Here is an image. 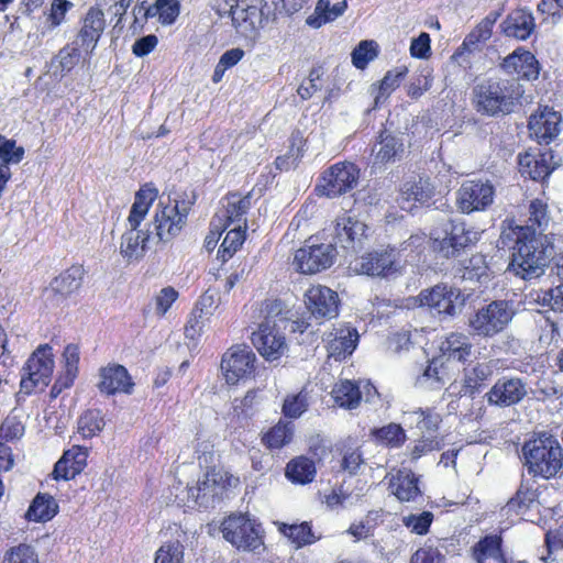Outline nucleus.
<instances>
[{"mask_svg":"<svg viewBox=\"0 0 563 563\" xmlns=\"http://www.w3.org/2000/svg\"><path fill=\"white\" fill-rule=\"evenodd\" d=\"M358 342V333L355 328L340 327L329 333L328 351L331 357L342 360L351 355Z\"/></svg>","mask_w":563,"mask_h":563,"instance_id":"30","label":"nucleus"},{"mask_svg":"<svg viewBox=\"0 0 563 563\" xmlns=\"http://www.w3.org/2000/svg\"><path fill=\"white\" fill-rule=\"evenodd\" d=\"M367 225L347 214L336 219L333 240L344 250L356 252L366 238Z\"/></svg>","mask_w":563,"mask_h":563,"instance_id":"21","label":"nucleus"},{"mask_svg":"<svg viewBox=\"0 0 563 563\" xmlns=\"http://www.w3.org/2000/svg\"><path fill=\"white\" fill-rule=\"evenodd\" d=\"M377 44L374 41H362L352 52V63L363 69L377 56Z\"/></svg>","mask_w":563,"mask_h":563,"instance_id":"53","label":"nucleus"},{"mask_svg":"<svg viewBox=\"0 0 563 563\" xmlns=\"http://www.w3.org/2000/svg\"><path fill=\"white\" fill-rule=\"evenodd\" d=\"M553 218L549 206L542 199H533L528 207L527 227L521 232L543 236V233L553 225Z\"/></svg>","mask_w":563,"mask_h":563,"instance_id":"31","label":"nucleus"},{"mask_svg":"<svg viewBox=\"0 0 563 563\" xmlns=\"http://www.w3.org/2000/svg\"><path fill=\"white\" fill-rule=\"evenodd\" d=\"M305 303L316 319H332L339 313V296L329 287L311 286L305 294Z\"/></svg>","mask_w":563,"mask_h":563,"instance_id":"16","label":"nucleus"},{"mask_svg":"<svg viewBox=\"0 0 563 563\" xmlns=\"http://www.w3.org/2000/svg\"><path fill=\"white\" fill-rule=\"evenodd\" d=\"M98 388L106 395H114L117 393L131 394L133 382L126 368L122 365L113 364L102 367L99 371Z\"/></svg>","mask_w":563,"mask_h":563,"instance_id":"25","label":"nucleus"},{"mask_svg":"<svg viewBox=\"0 0 563 563\" xmlns=\"http://www.w3.org/2000/svg\"><path fill=\"white\" fill-rule=\"evenodd\" d=\"M87 457L88 451L82 446L74 445L66 450L54 466L52 472L53 478L56 481L74 478L86 467Z\"/></svg>","mask_w":563,"mask_h":563,"instance_id":"26","label":"nucleus"},{"mask_svg":"<svg viewBox=\"0 0 563 563\" xmlns=\"http://www.w3.org/2000/svg\"><path fill=\"white\" fill-rule=\"evenodd\" d=\"M495 188L488 180H465L456 191V206L462 213L486 210L494 201Z\"/></svg>","mask_w":563,"mask_h":563,"instance_id":"10","label":"nucleus"},{"mask_svg":"<svg viewBox=\"0 0 563 563\" xmlns=\"http://www.w3.org/2000/svg\"><path fill=\"white\" fill-rule=\"evenodd\" d=\"M258 318H263L261 323H269L275 327H285L287 323V317L285 311V305L279 299H265L258 303L255 309Z\"/></svg>","mask_w":563,"mask_h":563,"instance_id":"41","label":"nucleus"},{"mask_svg":"<svg viewBox=\"0 0 563 563\" xmlns=\"http://www.w3.org/2000/svg\"><path fill=\"white\" fill-rule=\"evenodd\" d=\"M493 29L483 20L475 26V29L465 37L462 47L473 51L481 42H486L492 36Z\"/></svg>","mask_w":563,"mask_h":563,"instance_id":"56","label":"nucleus"},{"mask_svg":"<svg viewBox=\"0 0 563 563\" xmlns=\"http://www.w3.org/2000/svg\"><path fill=\"white\" fill-rule=\"evenodd\" d=\"M376 394V388L369 382L356 383L350 379L338 382L331 393L334 402L345 409H354L358 407L363 396L369 401Z\"/></svg>","mask_w":563,"mask_h":563,"instance_id":"17","label":"nucleus"},{"mask_svg":"<svg viewBox=\"0 0 563 563\" xmlns=\"http://www.w3.org/2000/svg\"><path fill=\"white\" fill-rule=\"evenodd\" d=\"M251 340L257 352L267 361L278 360L288 351L282 328L274 324L260 323Z\"/></svg>","mask_w":563,"mask_h":563,"instance_id":"14","label":"nucleus"},{"mask_svg":"<svg viewBox=\"0 0 563 563\" xmlns=\"http://www.w3.org/2000/svg\"><path fill=\"white\" fill-rule=\"evenodd\" d=\"M522 95V87L515 80L486 78L474 85L471 101L478 114L498 118L515 112Z\"/></svg>","mask_w":563,"mask_h":563,"instance_id":"2","label":"nucleus"},{"mask_svg":"<svg viewBox=\"0 0 563 563\" xmlns=\"http://www.w3.org/2000/svg\"><path fill=\"white\" fill-rule=\"evenodd\" d=\"M178 298V292L173 287H165L155 297V311L163 317Z\"/></svg>","mask_w":563,"mask_h":563,"instance_id":"63","label":"nucleus"},{"mask_svg":"<svg viewBox=\"0 0 563 563\" xmlns=\"http://www.w3.org/2000/svg\"><path fill=\"white\" fill-rule=\"evenodd\" d=\"M80 52L77 46L66 45L63 47L54 62L58 63V67L62 74L69 73L79 62Z\"/></svg>","mask_w":563,"mask_h":563,"instance_id":"55","label":"nucleus"},{"mask_svg":"<svg viewBox=\"0 0 563 563\" xmlns=\"http://www.w3.org/2000/svg\"><path fill=\"white\" fill-rule=\"evenodd\" d=\"M433 186L429 179L412 177L404 183L400 188V205L402 209H411L406 202H427L433 195Z\"/></svg>","mask_w":563,"mask_h":563,"instance_id":"32","label":"nucleus"},{"mask_svg":"<svg viewBox=\"0 0 563 563\" xmlns=\"http://www.w3.org/2000/svg\"><path fill=\"white\" fill-rule=\"evenodd\" d=\"M472 354L473 344L470 338L462 332H451L441 340L438 356L445 364L449 362L465 364Z\"/></svg>","mask_w":563,"mask_h":563,"instance_id":"24","label":"nucleus"},{"mask_svg":"<svg viewBox=\"0 0 563 563\" xmlns=\"http://www.w3.org/2000/svg\"><path fill=\"white\" fill-rule=\"evenodd\" d=\"M292 435L294 424L279 420L277 424L265 433L263 441L271 449H280L291 441Z\"/></svg>","mask_w":563,"mask_h":563,"instance_id":"45","label":"nucleus"},{"mask_svg":"<svg viewBox=\"0 0 563 563\" xmlns=\"http://www.w3.org/2000/svg\"><path fill=\"white\" fill-rule=\"evenodd\" d=\"M220 297L216 290L207 289L199 298L196 309L200 311L199 318L211 316L217 309Z\"/></svg>","mask_w":563,"mask_h":563,"instance_id":"64","label":"nucleus"},{"mask_svg":"<svg viewBox=\"0 0 563 563\" xmlns=\"http://www.w3.org/2000/svg\"><path fill=\"white\" fill-rule=\"evenodd\" d=\"M529 474L543 478L555 477L563 470V449L552 435H540L522 446Z\"/></svg>","mask_w":563,"mask_h":563,"instance_id":"4","label":"nucleus"},{"mask_svg":"<svg viewBox=\"0 0 563 563\" xmlns=\"http://www.w3.org/2000/svg\"><path fill=\"white\" fill-rule=\"evenodd\" d=\"M255 354L249 346H233L222 357L221 368L228 384H235L254 371Z\"/></svg>","mask_w":563,"mask_h":563,"instance_id":"15","label":"nucleus"},{"mask_svg":"<svg viewBox=\"0 0 563 563\" xmlns=\"http://www.w3.org/2000/svg\"><path fill=\"white\" fill-rule=\"evenodd\" d=\"M103 427L104 421L98 410H87L78 420V431L84 438L97 435Z\"/></svg>","mask_w":563,"mask_h":563,"instance_id":"50","label":"nucleus"},{"mask_svg":"<svg viewBox=\"0 0 563 563\" xmlns=\"http://www.w3.org/2000/svg\"><path fill=\"white\" fill-rule=\"evenodd\" d=\"M500 29L508 37L526 41L536 29L533 14L526 9L514 10L501 22Z\"/></svg>","mask_w":563,"mask_h":563,"instance_id":"29","label":"nucleus"},{"mask_svg":"<svg viewBox=\"0 0 563 563\" xmlns=\"http://www.w3.org/2000/svg\"><path fill=\"white\" fill-rule=\"evenodd\" d=\"M478 240V231L466 227L462 221H451L444 229V236L434 238V249L442 256L450 258L459 256L462 251L474 245Z\"/></svg>","mask_w":563,"mask_h":563,"instance_id":"9","label":"nucleus"},{"mask_svg":"<svg viewBox=\"0 0 563 563\" xmlns=\"http://www.w3.org/2000/svg\"><path fill=\"white\" fill-rule=\"evenodd\" d=\"M308 408L307 396L302 393L288 396L284 400L283 413L288 418L300 417Z\"/></svg>","mask_w":563,"mask_h":563,"instance_id":"57","label":"nucleus"},{"mask_svg":"<svg viewBox=\"0 0 563 563\" xmlns=\"http://www.w3.org/2000/svg\"><path fill=\"white\" fill-rule=\"evenodd\" d=\"M58 505L54 497L47 494H38L32 501L26 517L29 520L47 521L57 514Z\"/></svg>","mask_w":563,"mask_h":563,"instance_id":"42","label":"nucleus"},{"mask_svg":"<svg viewBox=\"0 0 563 563\" xmlns=\"http://www.w3.org/2000/svg\"><path fill=\"white\" fill-rule=\"evenodd\" d=\"M494 368V361L476 363L470 368H464L461 393L473 395L478 391L492 377Z\"/></svg>","mask_w":563,"mask_h":563,"instance_id":"34","label":"nucleus"},{"mask_svg":"<svg viewBox=\"0 0 563 563\" xmlns=\"http://www.w3.org/2000/svg\"><path fill=\"white\" fill-rule=\"evenodd\" d=\"M223 538L238 549L255 551L263 541L258 528L244 515L230 516L221 525Z\"/></svg>","mask_w":563,"mask_h":563,"instance_id":"8","label":"nucleus"},{"mask_svg":"<svg viewBox=\"0 0 563 563\" xmlns=\"http://www.w3.org/2000/svg\"><path fill=\"white\" fill-rule=\"evenodd\" d=\"M394 249L366 253L356 260L354 269L367 276H388L397 271Z\"/></svg>","mask_w":563,"mask_h":563,"instance_id":"19","label":"nucleus"},{"mask_svg":"<svg viewBox=\"0 0 563 563\" xmlns=\"http://www.w3.org/2000/svg\"><path fill=\"white\" fill-rule=\"evenodd\" d=\"M545 236L520 232L508 271L522 279L540 277L552 256V246L544 244Z\"/></svg>","mask_w":563,"mask_h":563,"instance_id":"3","label":"nucleus"},{"mask_svg":"<svg viewBox=\"0 0 563 563\" xmlns=\"http://www.w3.org/2000/svg\"><path fill=\"white\" fill-rule=\"evenodd\" d=\"M257 394L256 391H247L246 395L238 399L235 398L233 401V412L238 418H247L253 415L254 406L257 404Z\"/></svg>","mask_w":563,"mask_h":563,"instance_id":"61","label":"nucleus"},{"mask_svg":"<svg viewBox=\"0 0 563 563\" xmlns=\"http://www.w3.org/2000/svg\"><path fill=\"white\" fill-rule=\"evenodd\" d=\"M333 244H306L296 251L294 265L302 274H316L329 268L336 257Z\"/></svg>","mask_w":563,"mask_h":563,"instance_id":"11","label":"nucleus"},{"mask_svg":"<svg viewBox=\"0 0 563 563\" xmlns=\"http://www.w3.org/2000/svg\"><path fill=\"white\" fill-rule=\"evenodd\" d=\"M157 191L154 188H141L136 195L128 217L126 231L121 235L120 255L129 263H139L154 243L168 241L176 236L186 224L188 213L195 202L191 198L178 196L174 200H161L153 222L146 229H141Z\"/></svg>","mask_w":563,"mask_h":563,"instance_id":"1","label":"nucleus"},{"mask_svg":"<svg viewBox=\"0 0 563 563\" xmlns=\"http://www.w3.org/2000/svg\"><path fill=\"white\" fill-rule=\"evenodd\" d=\"M104 19L102 11L91 8L84 20V25L78 37L81 46H86L92 52L104 30Z\"/></svg>","mask_w":563,"mask_h":563,"instance_id":"33","label":"nucleus"},{"mask_svg":"<svg viewBox=\"0 0 563 563\" xmlns=\"http://www.w3.org/2000/svg\"><path fill=\"white\" fill-rule=\"evenodd\" d=\"M53 356L52 347L47 344L33 352L23 367L20 383L23 393L31 394L36 388L42 390L49 384L54 369Z\"/></svg>","mask_w":563,"mask_h":563,"instance_id":"6","label":"nucleus"},{"mask_svg":"<svg viewBox=\"0 0 563 563\" xmlns=\"http://www.w3.org/2000/svg\"><path fill=\"white\" fill-rule=\"evenodd\" d=\"M279 531L287 537L297 549L312 544L320 539L319 536L314 534L311 526L306 521L299 525L283 523L279 527Z\"/></svg>","mask_w":563,"mask_h":563,"instance_id":"43","label":"nucleus"},{"mask_svg":"<svg viewBox=\"0 0 563 563\" xmlns=\"http://www.w3.org/2000/svg\"><path fill=\"white\" fill-rule=\"evenodd\" d=\"M562 117L560 112L549 107H544L540 111L531 114L529 119V131L537 141L542 144H549L561 131Z\"/></svg>","mask_w":563,"mask_h":563,"instance_id":"20","label":"nucleus"},{"mask_svg":"<svg viewBox=\"0 0 563 563\" xmlns=\"http://www.w3.org/2000/svg\"><path fill=\"white\" fill-rule=\"evenodd\" d=\"M406 416L411 423L422 435L437 437V431L442 421L441 415L431 408H418L412 411H407Z\"/></svg>","mask_w":563,"mask_h":563,"instance_id":"37","label":"nucleus"},{"mask_svg":"<svg viewBox=\"0 0 563 563\" xmlns=\"http://www.w3.org/2000/svg\"><path fill=\"white\" fill-rule=\"evenodd\" d=\"M84 274L81 266H71L54 278L51 288L54 292L68 296L80 288Z\"/></svg>","mask_w":563,"mask_h":563,"instance_id":"38","label":"nucleus"},{"mask_svg":"<svg viewBox=\"0 0 563 563\" xmlns=\"http://www.w3.org/2000/svg\"><path fill=\"white\" fill-rule=\"evenodd\" d=\"M24 157V148L16 146L14 140H8L0 135V164H19Z\"/></svg>","mask_w":563,"mask_h":563,"instance_id":"52","label":"nucleus"},{"mask_svg":"<svg viewBox=\"0 0 563 563\" xmlns=\"http://www.w3.org/2000/svg\"><path fill=\"white\" fill-rule=\"evenodd\" d=\"M155 563H184V545L179 541L163 544L156 552Z\"/></svg>","mask_w":563,"mask_h":563,"instance_id":"54","label":"nucleus"},{"mask_svg":"<svg viewBox=\"0 0 563 563\" xmlns=\"http://www.w3.org/2000/svg\"><path fill=\"white\" fill-rule=\"evenodd\" d=\"M5 563H38V561L32 547L20 544L10 551Z\"/></svg>","mask_w":563,"mask_h":563,"instance_id":"62","label":"nucleus"},{"mask_svg":"<svg viewBox=\"0 0 563 563\" xmlns=\"http://www.w3.org/2000/svg\"><path fill=\"white\" fill-rule=\"evenodd\" d=\"M442 442L438 437L422 435L421 439L416 441L413 448L410 451V457L412 461L420 459L428 452L440 450Z\"/></svg>","mask_w":563,"mask_h":563,"instance_id":"59","label":"nucleus"},{"mask_svg":"<svg viewBox=\"0 0 563 563\" xmlns=\"http://www.w3.org/2000/svg\"><path fill=\"white\" fill-rule=\"evenodd\" d=\"M461 278L464 280L482 283L488 278V266L485 256L475 254L463 263Z\"/></svg>","mask_w":563,"mask_h":563,"instance_id":"46","label":"nucleus"},{"mask_svg":"<svg viewBox=\"0 0 563 563\" xmlns=\"http://www.w3.org/2000/svg\"><path fill=\"white\" fill-rule=\"evenodd\" d=\"M528 394L527 384L519 377L499 378L486 394L488 404L509 407L520 402Z\"/></svg>","mask_w":563,"mask_h":563,"instance_id":"18","label":"nucleus"},{"mask_svg":"<svg viewBox=\"0 0 563 563\" xmlns=\"http://www.w3.org/2000/svg\"><path fill=\"white\" fill-rule=\"evenodd\" d=\"M360 169L352 163H338L328 168L318 186L322 194L333 198L352 190L358 180Z\"/></svg>","mask_w":563,"mask_h":563,"instance_id":"12","label":"nucleus"},{"mask_svg":"<svg viewBox=\"0 0 563 563\" xmlns=\"http://www.w3.org/2000/svg\"><path fill=\"white\" fill-rule=\"evenodd\" d=\"M432 520L433 515L430 511H423L420 515H409L402 519L404 525L417 534L427 533Z\"/></svg>","mask_w":563,"mask_h":563,"instance_id":"58","label":"nucleus"},{"mask_svg":"<svg viewBox=\"0 0 563 563\" xmlns=\"http://www.w3.org/2000/svg\"><path fill=\"white\" fill-rule=\"evenodd\" d=\"M245 240V229L242 227H234L230 229L224 236L220 249L219 256L223 262L233 256L238 249L243 244Z\"/></svg>","mask_w":563,"mask_h":563,"instance_id":"49","label":"nucleus"},{"mask_svg":"<svg viewBox=\"0 0 563 563\" xmlns=\"http://www.w3.org/2000/svg\"><path fill=\"white\" fill-rule=\"evenodd\" d=\"M346 8L347 3L345 0L335 4H331L330 0H318L314 12L307 18L306 23L313 29H319L323 24L341 16Z\"/></svg>","mask_w":563,"mask_h":563,"instance_id":"35","label":"nucleus"},{"mask_svg":"<svg viewBox=\"0 0 563 563\" xmlns=\"http://www.w3.org/2000/svg\"><path fill=\"white\" fill-rule=\"evenodd\" d=\"M416 301L440 317H454L461 311L464 299L460 289L446 284H438L419 292Z\"/></svg>","mask_w":563,"mask_h":563,"instance_id":"7","label":"nucleus"},{"mask_svg":"<svg viewBox=\"0 0 563 563\" xmlns=\"http://www.w3.org/2000/svg\"><path fill=\"white\" fill-rule=\"evenodd\" d=\"M0 434L8 441L20 439L24 434V426L16 416H8L1 424Z\"/></svg>","mask_w":563,"mask_h":563,"instance_id":"60","label":"nucleus"},{"mask_svg":"<svg viewBox=\"0 0 563 563\" xmlns=\"http://www.w3.org/2000/svg\"><path fill=\"white\" fill-rule=\"evenodd\" d=\"M340 467L350 475H356L365 464L363 452L360 448H346L341 452Z\"/></svg>","mask_w":563,"mask_h":563,"instance_id":"51","label":"nucleus"},{"mask_svg":"<svg viewBox=\"0 0 563 563\" xmlns=\"http://www.w3.org/2000/svg\"><path fill=\"white\" fill-rule=\"evenodd\" d=\"M473 559L476 563H506L501 552V539L497 536H486L473 547Z\"/></svg>","mask_w":563,"mask_h":563,"instance_id":"36","label":"nucleus"},{"mask_svg":"<svg viewBox=\"0 0 563 563\" xmlns=\"http://www.w3.org/2000/svg\"><path fill=\"white\" fill-rule=\"evenodd\" d=\"M372 434L380 442L393 448L401 446L407 437L400 424L389 423L378 429L372 430Z\"/></svg>","mask_w":563,"mask_h":563,"instance_id":"48","label":"nucleus"},{"mask_svg":"<svg viewBox=\"0 0 563 563\" xmlns=\"http://www.w3.org/2000/svg\"><path fill=\"white\" fill-rule=\"evenodd\" d=\"M445 376V363L437 355L431 360L422 375L417 378L416 385L421 388L439 389L444 385Z\"/></svg>","mask_w":563,"mask_h":563,"instance_id":"39","label":"nucleus"},{"mask_svg":"<svg viewBox=\"0 0 563 563\" xmlns=\"http://www.w3.org/2000/svg\"><path fill=\"white\" fill-rule=\"evenodd\" d=\"M391 494L400 501H413L421 496L419 477L410 468L389 472L386 477Z\"/></svg>","mask_w":563,"mask_h":563,"instance_id":"23","label":"nucleus"},{"mask_svg":"<svg viewBox=\"0 0 563 563\" xmlns=\"http://www.w3.org/2000/svg\"><path fill=\"white\" fill-rule=\"evenodd\" d=\"M261 0H236L231 5L230 14L233 26L243 36H251L261 22Z\"/></svg>","mask_w":563,"mask_h":563,"instance_id":"22","label":"nucleus"},{"mask_svg":"<svg viewBox=\"0 0 563 563\" xmlns=\"http://www.w3.org/2000/svg\"><path fill=\"white\" fill-rule=\"evenodd\" d=\"M500 67L508 75L526 79H536L539 75L538 60L532 53L523 48H518L505 57Z\"/></svg>","mask_w":563,"mask_h":563,"instance_id":"27","label":"nucleus"},{"mask_svg":"<svg viewBox=\"0 0 563 563\" xmlns=\"http://www.w3.org/2000/svg\"><path fill=\"white\" fill-rule=\"evenodd\" d=\"M316 473L314 462L306 456L295 457L286 466L287 478L297 484L312 482Z\"/></svg>","mask_w":563,"mask_h":563,"instance_id":"40","label":"nucleus"},{"mask_svg":"<svg viewBox=\"0 0 563 563\" xmlns=\"http://www.w3.org/2000/svg\"><path fill=\"white\" fill-rule=\"evenodd\" d=\"M407 73L408 68L406 66H398L386 73L375 96V106H378L382 98H387L400 85Z\"/></svg>","mask_w":563,"mask_h":563,"instance_id":"47","label":"nucleus"},{"mask_svg":"<svg viewBox=\"0 0 563 563\" xmlns=\"http://www.w3.org/2000/svg\"><path fill=\"white\" fill-rule=\"evenodd\" d=\"M379 139V143L373 150L375 153V164H385L395 159L398 154L402 152L404 144L398 137L391 134L382 133Z\"/></svg>","mask_w":563,"mask_h":563,"instance_id":"44","label":"nucleus"},{"mask_svg":"<svg viewBox=\"0 0 563 563\" xmlns=\"http://www.w3.org/2000/svg\"><path fill=\"white\" fill-rule=\"evenodd\" d=\"M224 212L218 216V221L221 222L222 218L225 219L223 230L228 227L235 224L246 229V213L251 208V195L241 196L238 192H230L222 199Z\"/></svg>","mask_w":563,"mask_h":563,"instance_id":"28","label":"nucleus"},{"mask_svg":"<svg viewBox=\"0 0 563 563\" xmlns=\"http://www.w3.org/2000/svg\"><path fill=\"white\" fill-rule=\"evenodd\" d=\"M228 490V473L212 468L208 471L196 486L189 488V496L201 507L213 506L222 499Z\"/></svg>","mask_w":563,"mask_h":563,"instance_id":"13","label":"nucleus"},{"mask_svg":"<svg viewBox=\"0 0 563 563\" xmlns=\"http://www.w3.org/2000/svg\"><path fill=\"white\" fill-rule=\"evenodd\" d=\"M516 314L514 303L508 300H493L478 308L468 317L467 324L474 335L494 338L503 332Z\"/></svg>","mask_w":563,"mask_h":563,"instance_id":"5","label":"nucleus"}]
</instances>
